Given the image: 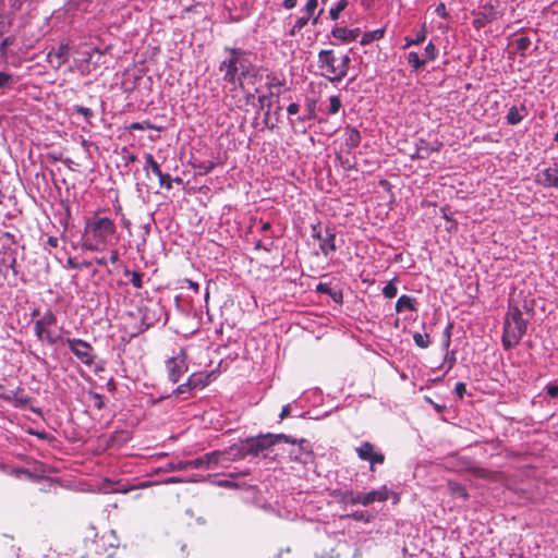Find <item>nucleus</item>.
I'll use <instances>...</instances> for the list:
<instances>
[{"mask_svg": "<svg viewBox=\"0 0 558 558\" xmlns=\"http://www.w3.org/2000/svg\"><path fill=\"white\" fill-rule=\"evenodd\" d=\"M299 109H300V106L296 104V102H291L288 107H287V112L288 114L292 116V114H296L299 112Z\"/></svg>", "mask_w": 558, "mask_h": 558, "instance_id": "6e6d98bb", "label": "nucleus"}, {"mask_svg": "<svg viewBox=\"0 0 558 558\" xmlns=\"http://www.w3.org/2000/svg\"><path fill=\"white\" fill-rule=\"evenodd\" d=\"M208 376H204L203 374H192L187 380H192L191 388L197 389V388H204L208 381Z\"/></svg>", "mask_w": 558, "mask_h": 558, "instance_id": "7c9ffc66", "label": "nucleus"}, {"mask_svg": "<svg viewBox=\"0 0 558 558\" xmlns=\"http://www.w3.org/2000/svg\"><path fill=\"white\" fill-rule=\"evenodd\" d=\"M74 64L81 73H90L92 64H96L98 61H94V56L97 54L98 59L101 57V52L97 47L81 44L74 50Z\"/></svg>", "mask_w": 558, "mask_h": 558, "instance_id": "6e6552de", "label": "nucleus"}, {"mask_svg": "<svg viewBox=\"0 0 558 558\" xmlns=\"http://www.w3.org/2000/svg\"><path fill=\"white\" fill-rule=\"evenodd\" d=\"M75 110L77 113L82 114L86 121H89L94 116V112L92 111V109H89L87 107L78 106V107H76Z\"/></svg>", "mask_w": 558, "mask_h": 558, "instance_id": "8fccbe9b", "label": "nucleus"}, {"mask_svg": "<svg viewBox=\"0 0 558 558\" xmlns=\"http://www.w3.org/2000/svg\"><path fill=\"white\" fill-rule=\"evenodd\" d=\"M191 384H192V380H186L185 383L179 385L174 390H173V393L175 395H182V393H185L190 390H192L191 388Z\"/></svg>", "mask_w": 558, "mask_h": 558, "instance_id": "3c124183", "label": "nucleus"}, {"mask_svg": "<svg viewBox=\"0 0 558 558\" xmlns=\"http://www.w3.org/2000/svg\"><path fill=\"white\" fill-rule=\"evenodd\" d=\"M530 45H531V40L526 36H521L515 39V47L519 51L524 52L525 50L529 49Z\"/></svg>", "mask_w": 558, "mask_h": 558, "instance_id": "49530a36", "label": "nucleus"}, {"mask_svg": "<svg viewBox=\"0 0 558 558\" xmlns=\"http://www.w3.org/2000/svg\"><path fill=\"white\" fill-rule=\"evenodd\" d=\"M119 260V252L117 250H110V256L108 258V263L117 264Z\"/></svg>", "mask_w": 558, "mask_h": 558, "instance_id": "13d9d810", "label": "nucleus"}, {"mask_svg": "<svg viewBox=\"0 0 558 558\" xmlns=\"http://www.w3.org/2000/svg\"><path fill=\"white\" fill-rule=\"evenodd\" d=\"M413 341L421 349H426L430 344V338L428 333L415 332L413 333Z\"/></svg>", "mask_w": 558, "mask_h": 558, "instance_id": "473e14b6", "label": "nucleus"}, {"mask_svg": "<svg viewBox=\"0 0 558 558\" xmlns=\"http://www.w3.org/2000/svg\"><path fill=\"white\" fill-rule=\"evenodd\" d=\"M296 3H298V0H283L282 1V7L286 9V10H292L296 7Z\"/></svg>", "mask_w": 558, "mask_h": 558, "instance_id": "4d7b16f0", "label": "nucleus"}, {"mask_svg": "<svg viewBox=\"0 0 558 558\" xmlns=\"http://www.w3.org/2000/svg\"><path fill=\"white\" fill-rule=\"evenodd\" d=\"M66 265H68V267H69V268H71V269H77V268H78V264H77V262L75 260V258H73V257H69V258L66 259Z\"/></svg>", "mask_w": 558, "mask_h": 558, "instance_id": "680f3d73", "label": "nucleus"}, {"mask_svg": "<svg viewBox=\"0 0 558 558\" xmlns=\"http://www.w3.org/2000/svg\"><path fill=\"white\" fill-rule=\"evenodd\" d=\"M95 264L98 265V266H107L108 265V258L106 257H97L94 259Z\"/></svg>", "mask_w": 558, "mask_h": 558, "instance_id": "e2e57ef3", "label": "nucleus"}, {"mask_svg": "<svg viewBox=\"0 0 558 558\" xmlns=\"http://www.w3.org/2000/svg\"><path fill=\"white\" fill-rule=\"evenodd\" d=\"M225 51L228 52V57L219 64L222 80L235 88H243L244 81L250 77H256L258 71L244 50L226 47Z\"/></svg>", "mask_w": 558, "mask_h": 558, "instance_id": "f03ea898", "label": "nucleus"}, {"mask_svg": "<svg viewBox=\"0 0 558 558\" xmlns=\"http://www.w3.org/2000/svg\"><path fill=\"white\" fill-rule=\"evenodd\" d=\"M290 412H291L290 404H286V405L282 407L281 412L279 414V417L281 420H283V418H286L287 416L290 415Z\"/></svg>", "mask_w": 558, "mask_h": 558, "instance_id": "bf43d9fd", "label": "nucleus"}, {"mask_svg": "<svg viewBox=\"0 0 558 558\" xmlns=\"http://www.w3.org/2000/svg\"><path fill=\"white\" fill-rule=\"evenodd\" d=\"M187 282H189V287H190L191 289H193L194 291H198L199 286H198V283H197V282H194V281H192V280H189Z\"/></svg>", "mask_w": 558, "mask_h": 558, "instance_id": "774afa93", "label": "nucleus"}, {"mask_svg": "<svg viewBox=\"0 0 558 558\" xmlns=\"http://www.w3.org/2000/svg\"><path fill=\"white\" fill-rule=\"evenodd\" d=\"M354 451L361 461L369 463L371 471H374L377 465H381L386 459L379 448L366 440L355 447Z\"/></svg>", "mask_w": 558, "mask_h": 558, "instance_id": "1a4fd4ad", "label": "nucleus"}, {"mask_svg": "<svg viewBox=\"0 0 558 558\" xmlns=\"http://www.w3.org/2000/svg\"><path fill=\"white\" fill-rule=\"evenodd\" d=\"M71 47L68 44H61L58 48H52L47 53V62L53 69H60L70 58Z\"/></svg>", "mask_w": 558, "mask_h": 558, "instance_id": "2eb2a0df", "label": "nucleus"}, {"mask_svg": "<svg viewBox=\"0 0 558 558\" xmlns=\"http://www.w3.org/2000/svg\"><path fill=\"white\" fill-rule=\"evenodd\" d=\"M312 236L318 240L319 242L322 241V239L325 238V234H323L319 225L312 226Z\"/></svg>", "mask_w": 558, "mask_h": 558, "instance_id": "864d4df0", "label": "nucleus"}, {"mask_svg": "<svg viewBox=\"0 0 558 558\" xmlns=\"http://www.w3.org/2000/svg\"><path fill=\"white\" fill-rule=\"evenodd\" d=\"M98 546L102 547L106 551L108 548L113 549L119 546V538L114 531H108L101 535L97 541Z\"/></svg>", "mask_w": 558, "mask_h": 558, "instance_id": "5701e85b", "label": "nucleus"}, {"mask_svg": "<svg viewBox=\"0 0 558 558\" xmlns=\"http://www.w3.org/2000/svg\"><path fill=\"white\" fill-rule=\"evenodd\" d=\"M64 342L77 360L86 366H92L95 361V354L90 343L77 338H66Z\"/></svg>", "mask_w": 558, "mask_h": 558, "instance_id": "9d476101", "label": "nucleus"}, {"mask_svg": "<svg viewBox=\"0 0 558 558\" xmlns=\"http://www.w3.org/2000/svg\"><path fill=\"white\" fill-rule=\"evenodd\" d=\"M185 466L187 469H207L204 457L196 458L194 460L185 461Z\"/></svg>", "mask_w": 558, "mask_h": 558, "instance_id": "ea45409f", "label": "nucleus"}, {"mask_svg": "<svg viewBox=\"0 0 558 558\" xmlns=\"http://www.w3.org/2000/svg\"><path fill=\"white\" fill-rule=\"evenodd\" d=\"M301 13H305L312 19V25L316 26L319 22L324 8L318 10V0H307L305 5L301 9Z\"/></svg>", "mask_w": 558, "mask_h": 558, "instance_id": "a211bd4d", "label": "nucleus"}, {"mask_svg": "<svg viewBox=\"0 0 558 558\" xmlns=\"http://www.w3.org/2000/svg\"><path fill=\"white\" fill-rule=\"evenodd\" d=\"M527 320L523 318V313L518 305L509 302L508 312L504 320V331L501 337L502 347L510 350L517 347L525 335Z\"/></svg>", "mask_w": 558, "mask_h": 558, "instance_id": "20e7f679", "label": "nucleus"}, {"mask_svg": "<svg viewBox=\"0 0 558 558\" xmlns=\"http://www.w3.org/2000/svg\"><path fill=\"white\" fill-rule=\"evenodd\" d=\"M342 106L341 99L339 96H330L329 97V108L327 113L328 114H336L339 112L340 108Z\"/></svg>", "mask_w": 558, "mask_h": 558, "instance_id": "c9c22d12", "label": "nucleus"}, {"mask_svg": "<svg viewBox=\"0 0 558 558\" xmlns=\"http://www.w3.org/2000/svg\"><path fill=\"white\" fill-rule=\"evenodd\" d=\"M289 441V436L283 434H266L248 437L228 448L229 459L241 460L248 456L256 457L277 442Z\"/></svg>", "mask_w": 558, "mask_h": 558, "instance_id": "7ed1b4c3", "label": "nucleus"}, {"mask_svg": "<svg viewBox=\"0 0 558 558\" xmlns=\"http://www.w3.org/2000/svg\"><path fill=\"white\" fill-rule=\"evenodd\" d=\"M416 301L413 296L408 294H402L396 303V312L400 313L403 311H416Z\"/></svg>", "mask_w": 558, "mask_h": 558, "instance_id": "393cba45", "label": "nucleus"}, {"mask_svg": "<svg viewBox=\"0 0 558 558\" xmlns=\"http://www.w3.org/2000/svg\"><path fill=\"white\" fill-rule=\"evenodd\" d=\"M12 43V40L10 39V37H7L5 39H3V41L1 43V46H0V50L3 51L4 48L10 45Z\"/></svg>", "mask_w": 558, "mask_h": 558, "instance_id": "338daca9", "label": "nucleus"}, {"mask_svg": "<svg viewBox=\"0 0 558 558\" xmlns=\"http://www.w3.org/2000/svg\"><path fill=\"white\" fill-rule=\"evenodd\" d=\"M341 165L343 168L345 169H351L353 167L352 162L347 158V159H341Z\"/></svg>", "mask_w": 558, "mask_h": 558, "instance_id": "69168bd1", "label": "nucleus"}, {"mask_svg": "<svg viewBox=\"0 0 558 558\" xmlns=\"http://www.w3.org/2000/svg\"><path fill=\"white\" fill-rule=\"evenodd\" d=\"M398 293V289L397 287L395 286V283L392 281L388 282L384 288H383V294L385 298L387 299H392L397 295Z\"/></svg>", "mask_w": 558, "mask_h": 558, "instance_id": "37998d69", "label": "nucleus"}, {"mask_svg": "<svg viewBox=\"0 0 558 558\" xmlns=\"http://www.w3.org/2000/svg\"><path fill=\"white\" fill-rule=\"evenodd\" d=\"M331 35L342 41V43H350L353 40H356V38L360 35L359 28H347V27H336L331 31Z\"/></svg>", "mask_w": 558, "mask_h": 558, "instance_id": "6ab92c4d", "label": "nucleus"}, {"mask_svg": "<svg viewBox=\"0 0 558 558\" xmlns=\"http://www.w3.org/2000/svg\"><path fill=\"white\" fill-rule=\"evenodd\" d=\"M390 490L386 485L378 489H373L368 493H353L347 492L343 495V500L351 505L368 506L375 501H386L389 498Z\"/></svg>", "mask_w": 558, "mask_h": 558, "instance_id": "0eeeda50", "label": "nucleus"}, {"mask_svg": "<svg viewBox=\"0 0 558 558\" xmlns=\"http://www.w3.org/2000/svg\"><path fill=\"white\" fill-rule=\"evenodd\" d=\"M312 23V19L308 17L307 14L302 13L300 16L295 19V21L290 24L289 29L287 31V35L290 37H295L296 35L301 34L303 28L308 24Z\"/></svg>", "mask_w": 558, "mask_h": 558, "instance_id": "412c9836", "label": "nucleus"}, {"mask_svg": "<svg viewBox=\"0 0 558 558\" xmlns=\"http://www.w3.org/2000/svg\"><path fill=\"white\" fill-rule=\"evenodd\" d=\"M385 31L383 28H378L372 32H366L363 34L360 44L362 46L368 45L372 41L379 40L384 37Z\"/></svg>", "mask_w": 558, "mask_h": 558, "instance_id": "a878e982", "label": "nucleus"}, {"mask_svg": "<svg viewBox=\"0 0 558 558\" xmlns=\"http://www.w3.org/2000/svg\"><path fill=\"white\" fill-rule=\"evenodd\" d=\"M89 398L93 402V405L97 409V410H101L105 405V402H104V397L102 395L98 393V392H95V391H89Z\"/></svg>", "mask_w": 558, "mask_h": 558, "instance_id": "a19ab883", "label": "nucleus"}, {"mask_svg": "<svg viewBox=\"0 0 558 558\" xmlns=\"http://www.w3.org/2000/svg\"><path fill=\"white\" fill-rule=\"evenodd\" d=\"M166 369L169 381L177 384L187 371L186 356L183 351L166 361Z\"/></svg>", "mask_w": 558, "mask_h": 558, "instance_id": "9b49d317", "label": "nucleus"}, {"mask_svg": "<svg viewBox=\"0 0 558 558\" xmlns=\"http://www.w3.org/2000/svg\"><path fill=\"white\" fill-rule=\"evenodd\" d=\"M57 324V317L50 310L46 311L34 324L35 336L39 341L47 342L50 345L56 344L60 337L56 336L50 327Z\"/></svg>", "mask_w": 558, "mask_h": 558, "instance_id": "423d86ee", "label": "nucleus"}, {"mask_svg": "<svg viewBox=\"0 0 558 558\" xmlns=\"http://www.w3.org/2000/svg\"><path fill=\"white\" fill-rule=\"evenodd\" d=\"M493 22V16L490 15H484L483 12H480L477 16L473 21V25L475 28H482L486 24Z\"/></svg>", "mask_w": 558, "mask_h": 558, "instance_id": "e433bc0d", "label": "nucleus"}, {"mask_svg": "<svg viewBox=\"0 0 558 558\" xmlns=\"http://www.w3.org/2000/svg\"><path fill=\"white\" fill-rule=\"evenodd\" d=\"M483 9V14L484 15H490L493 16V21H495L497 19V5L494 4L492 1L489 2H486L485 4H483L482 7Z\"/></svg>", "mask_w": 558, "mask_h": 558, "instance_id": "a18cd8bd", "label": "nucleus"}, {"mask_svg": "<svg viewBox=\"0 0 558 558\" xmlns=\"http://www.w3.org/2000/svg\"><path fill=\"white\" fill-rule=\"evenodd\" d=\"M118 243L117 226L112 219L94 215L85 220L81 247L88 252H104Z\"/></svg>", "mask_w": 558, "mask_h": 558, "instance_id": "f257e3e1", "label": "nucleus"}, {"mask_svg": "<svg viewBox=\"0 0 558 558\" xmlns=\"http://www.w3.org/2000/svg\"><path fill=\"white\" fill-rule=\"evenodd\" d=\"M435 13L441 19H448V12L444 2H440L436 5Z\"/></svg>", "mask_w": 558, "mask_h": 558, "instance_id": "603ef678", "label": "nucleus"}, {"mask_svg": "<svg viewBox=\"0 0 558 558\" xmlns=\"http://www.w3.org/2000/svg\"><path fill=\"white\" fill-rule=\"evenodd\" d=\"M424 52H425L426 61H433L437 58V49L432 41H429L425 46Z\"/></svg>", "mask_w": 558, "mask_h": 558, "instance_id": "c03bdc74", "label": "nucleus"}, {"mask_svg": "<svg viewBox=\"0 0 558 558\" xmlns=\"http://www.w3.org/2000/svg\"><path fill=\"white\" fill-rule=\"evenodd\" d=\"M534 182L543 187H554L558 190V166L553 165L538 170L534 177Z\"/></svg>", "mask_w": 558, "mask_h": 558, "instance_id": "4468645a", "label": "nucleus"}, {"mask_svg": "<svg viewBox=\"0 0 558 558\" xmlns=\"http://www.w3.org/2000/svg\"><path fill=\"white\" fill-rule=\"evenodd\" d=\"M343 147L348 154H352L361 143V133L355 128L347 126L344 130Z\"/></svg>", "mask_w": 558, "mask_h": 558, "instance_id": "dca6fc26", "label": "nucleus"}, {"mask_svg": "<svg viewBox=\"0 0 558 558\" xmlns=\"http://www.w3.org/2000/svg\"><path fill=\"white\" fill-rule=\"evenodd\" d=\"M318 66L323 71L322 75L331 83H338L343 80L342 73H339L340 65L333 50L325 49L318 52Z\"/></svg>", "mask_w": 558, "mask_h": 558, "instance_id": "39448f33", "label": "nucleus"}, {"mask_svg": "<svg viewBox=\"0 0 558 558\" xmlns=\"http://www.w3.org/2000/svg\"><path fill=\"white\" fill-rule=\"evenodd\" d=\"M350 62H351V58L348 53L343 54L339 61V65H340L339 73H342L343 78L348 75Z\"/></svg>", "mask_w": 558, "mask_h": 558, "instance_id": "79ce46f5", "label": "nucleus"}, {"mask_svg": "<svg viewBox=\"0 0 558 558\" xmlns=\"http://www.w3.org/2000/svg\"><path fill=\"white\" fill-rule=\"evenodd\" d=\"M145 168H150L153 173L156 175L159 174L161 171L158 162L154 159L153 155L150 154H145Z\"/></svg>", "mask_w": 558, "mask_h": 558, "instance_id": "4c0bfd02", "label": "nucleus"}, {"mask_svg": "<svg viewBox=\"0 0 558 558\" xmlns=\"http://www.w3.org/2000/svg\"><path fill=\"white\" fill-rule=\"evenodd\" d=\"M163 315V306L160 303H151L142 310V328L140 331L147 330L156 323L160 322Z\"/></svg>", "mask_w": 558, "mask_h": 558, "instance_id": "ddd939ff", "label": "nucleus"}, {"mask_svg": "<svg viewBox=\"0 0 558 558\" xmlns=\"http://www.w3.org/2000/svg\"><path fill=\"white\" fill-rule=\"evenodd\" d=\"M58 243H59V240L56 236H49L47 240V244L51 247H57Z\"/></svg>", "mask_w": 558, "mask_h": 558, "instance_id": "0e129e2a", "label": "nucleus"}, {"mask_svg": "<svg viewBox=\"0 0 558 558\" xmlns=\"http://www.w3.org/2000/svg\"><path fill=\"white\" fill-rule=\"evenodd\" d=\"M450 328H451V326L449 325V326L446 328V330H445V337H446V340H445V342H444V347H445L446 349H448V348H449V345H450Z\"/></svg>", "mask_w": 558, "mask_h": 558, "instance_id": "052dcab7", "label": "nucleus"}, {"mask_svg": "<svg viewBox=\"0 0 558 558\" xmlns=\"http://www.w3.org/2000/svg\"><path fill=\"white\" fill-rule=\"evenodd\" d=\"M161 470L163 472H174V471H183L186 470L185 461H171L166 463Z\"/></svg>", "mask_w": 558, "mask_h": 558, "instance_id": "f704fd0d", "label": "nucleus"}, {"mask_svg": "<svg viewBox=\"0 0 558 558\" xmlns=\"http://www.w3.org/2000/svg\"><path fill=\"white\" fill-rule=\"evenodd\" d=\"M456 395L462 399L466 392V386L464 383H457L454 387Z\"/></svg>", "mask_w": 558, "mask_h": 558, "instance_id": "5fc2aeb1", "label": "nucleus"}, {"mask_svg": "<svg viewBox=\"0 0 558 558\" xmlns=\"http://www.w3.org/2000/svg\"><path fill=\"white\" fill-rule=\"evenodd\" d=\"M449 489L451 495L456 498H461L462 500H466L469 498L466 488L459 483L449 482Z\"/></svg>", "mask_w": 558, "mask_h": 558, "instance_id": "cd10ccee", "label": "nucleus"}, {"mask_svg": "<svg viewBox=\"0 0 558 558\" xmlns=\"http://www.w3.org/2000/svg\"><path fill=\"white\" fill-rule=\"evenodd\" d=\"M427 32L425 27H423L421 31L417 32L415 37H405L404 38V45L403 49H407L414 45H420L426 39Z\"/></svg>", "mask_w": 558, "mask_h": 558, "instance_id": "bb28decb", "label": "nucleus"}, {"mask_svg": "<svg viewBox=\"0 0 558 558\" xmlns=\"http://www.w3.org/2000/svg\"><path fill=\"white\" fill-rule=\"evenodd\" d=\"M408 63L412 66L413 70L417 71L423 68L426 63V60L421 59L418 53L415 51H410L407 57Z\"/></svg>", "mask_w": 558, "mask_h": 558, "instance_id": "c756f323", "label": "nucleus"}, {"mask_svg": "<svg viewBox=\"0 0 558 558\" xmlns=\"http://www.w3.org/2000/svg\"><path fill=\"white\" fill-rule=\"evenodd\" d=\"M155 126L148 121H142V122H133L129 125V130L131 131H144V130H154Z\"/></svg>", "mask_w": 558, "mask_h": 558, "instance_id": "58836bf2", "label": "nucleus"}, {"mask_svg": "<svg viewBox=\"0 0 558 558\" xmlns=\"http://www.w3.org/2000/svg\"><path fill=\"white\" fill-rule=\"evenodd\" d=\"M349 0H338L330 9L329 16L332 21H337L340 13L348 7Z\"/></svg>", "mask_w": 558, "mask_h": 558, "instance_id": "c85d7f7f", "label": "nucleus"}, {"mask_svg": "<svg viewBox=\"0 0 558 558\" xmlns=\"http://www.w3.org/2000/svg\"><path fill=\"white\" fill-rule=\"evenodd\" d=\"M157 177L159 179L160 186H162V187H165L167 190H171L172 189L173 179L169 174L163 173L162 171H160V173L157 174ZM174 181L178 182V183L182 182V180L180 178H175Z\"/></svg>", "mask_w": 558, "mask_h": 558, "instance_id": "72a5a7b5", "label": "nucleus"}, {"mask_svg": "<svg viewBox=\"0 0 558 558\" xmlns=\"http://www.w3.org/2000/svg\"><path fill=\"white\" fill-rule=\"evenodd\" d=\"M21 391L20 388L16 390H10L7 392H3L0 397L4 401L13 403L15 407H22L28 403L29 399L25 396H19V392Z\"/></svg>", "mask_w": 558, "mask_h": 558, "instance_id": "b1692460", "label": "nucleus"}, {"mask_svg": "<svg viewBox=\"0 0 558 558\" xmlns=\"http://www.w3.org/2000/svg\"><path fill=\"white\" fill-rule=\"evenodd\" d=\"M526 114V108L524 105H521L520 107L512 106L506 116V120L508 124L510 125H517L519 124Z\"/></svg>", "mask_w": 558, "mask_h": 558, "instance_id": "4be33fe9", "label": "nucleus"}, {"mask_svg": "<svg viewBox=\"0 0 558 558\" xmlns=\"http://www.w3.org/2000/svg\"><path fill=\"white\" fill-rule=\"evenodd\" d=\"M196 477H191L189 480L180 477V476H171L167 480H165V484H178V483H186V482H196Z\"/></svg>", "mask_w": 558, "mask_h": 558, "instance_id": "09e8293b", "label": "nucleus"}, {"mask_svg": "<svg viewBox=\"0 0 558 558\" xmlns=\"http://www.w3.org/2000/svg\"><path fill=\"white\" fill-rule=\"evenodd\" d=\"M288 442L292 444L291 449L289 450V457L291 460L300 462L302 464H307L313 459V451L308 440L301 439L298 442L294 440H290Z\"/></svg>", "mask_w": 558, "mask_h": 558, "instance_id": "f8f14e48", "label": "nucleus"}, {"mask_svg": "<svg viewBox=\"0 0 558 558\" xmlns=\"http://www.w3.org/2000/svg\"><path fill=\"white\" fill-rule=\"evenodd\" d=\"M124 275L126 277H130V282L132 283V286L136 289H141L143 287V274L138 272V271H131V270H125L124 271Z\"/></svg>", "mask_w": 558, "mask_h": 558, "instance_id": "2f4dec72", "label": "nucleus"}, {"mask_svg": "<svg viewBox=\"0 0 558 558\" xmlns=\"http://www.w3.org/2000/svg\"><path fill=\"white\" fill-rule=\"evenodd\" d=\"M203 457L206 462L207 469H209L213 465L221 464L225 461L232 460V459H229L228 449L223 450V451H220V450L211 451V452L206 453Z\"/></svg>", "mask_w": 558, "mask_h": 558, "instance_id": "aec40b11", "label": "nucleus"}, {"mask_svg": "<svg viewBox=\"0 0 558 558\" xmlns=\"http://www.w3.org/2000/svg\"><path fill=\"white\" fill-rule=\"evenodd\" d=\"M546 393L551 398L558 397V381L555 383H548L545 386Z\"/></svg>", "mask_w": 558, "mask_h": 558, "instance_id": "de8ad7c7", "label": "nucleus"}, {"mask_svg": "<svg viewBox=\"0 0 558 558\" xmlns=\"http://www.w3.org/2000/svg\"><path fill=\"white\" fill-rule=\"evenodd\" d=\"M319 248H320V252L326 257L330 256L332 253L336 252V250H337L336 234L332 230H330L328 228L326 229L325 238L322 239V241L319 242Z\"/></svg>", "mask_w": 558, "mask_h": 558, "instance_id": "f3484780", "label": "nucleus"}]
</instances>
